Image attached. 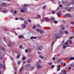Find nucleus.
Returning a JSON list of instances; mask_svg holds the SVG:
<instances>
[{
  "label": "nucleus",
  "instance_id": "obj_1",
  "mask_svg": "<svg viewBox=\"0 0 74 74\" xmlns=\"http://www.w3.org/2000/svg\"><path fill=\"white\" fill-rule=\"evenodd\" d=\"M60 34L59 33H56L55 34L53 37V39H55V38H59L60 36H62L61 34H62L63 33V32L62 31H60Z\"/></svg>",
  "mask_w": 74,
  "mask_h": 74
},
{
  "label": "nucleus",
  "instance_id": "obj_2",
  "mask_svg": "<svg viewBox=\"0 0 74 74\" xmlns=\"http://www.w3.org/2000/svg\"><path fill=\"white\" fill-rule=\"evenodd\" d=\"M43 49V47L41 45H38L37 48L38 51H41Z\"/></svg>",
  "mask_w": 74,
  "mask_h": 74
},
{
  "label": "nucleus",
  "instance_id": "obj_3",
  "mask_svg": "<svg viewBox=\"0 0 74 74\" xmlns=\"http://www.w3.org/2000/svg\"><path fill=\"white\" fill-rule=\"evenodd\" d=\"M36 66L37 69H41L42 67V66L40 64H36Z\"/></svg>",
  "mask_w": 74,
  "mask_h": 74
},
{
  "label": "nucleus",
  "instance_id": "obj_4",
  "mask_svg": "<svg viewBox=\"0 0 74 74\" xmlns=\"http://www.w3.org/2000/svg\"><path fill=\"white\" fill-rule=\"evenodd\" d=\"M10 5L8 4H7L5 3H3L1 4V6H3V5H4L5 7H8Z\"/></svg>",
  "mask_w": 74,
  "mask_h": 74
},
{
  "label": "nucleus",
  "instance_id": "obj_5",
  "mask_svg": "<svg viewBox=\"0 0 74 74\" xmlns=\"http://www.w3.org/2000/svg\"><path fill=\"white\" fill-rule=\"evenodd\" d=\"M30 64H28L26 66V67L25 68V70L27 71H28L29 70V67H30Z\"/></svg>",
  "mask_w": 74,
  "mask_h": 74
},
{
  "label": "nucleus",
  "instance_id": "obj_6",
  "mask_svg": "<svg viewBox=\"0 0 74 74\" xmlns=\"http://www.w3.org/2000/svg\"><path fill=\"white\" fill-rule=\"evenodd\" d=\"M59 27H61V29L62 30H64V27H64V26L63 25H61L59 26Z\"/></svg>",
  "mask_w": 74,
  "mask_h": 74
},
{
  "label": "nucleus",
  "instance_id": "obj_7",
  "mask_svg": "<svg viewBox=\"0 0 74 74\" xmlns=\"http://www.w3.org/2000/svg\"><path fill=\"white\" fill-rule=\"evenodd\" d=\"M20 11L21 12H23L24 11V10L23 8H20Z\"/></svg>",
  "mask_w": 74,
  "mask_h": 74
},
{
  "label": "nucleus",
  "instance_id": "obj_8",
  "mask_svg": "<svg viewBox=\"0 0 74 74\" xmlns=\"http://www.w3.org/2000/svg\"><path fill=\"white\" fill-rule=\"evenodd\" d=\"M62 72L63 73V74H67V71L65 70H62Z\"/></svg>",
  "mask_w": 74,
  "mask_h": 74
},
{
  "label": "nucleus",
  "instance_id": "obj_9",
  "mask_svg": "<svg viewBox=\"0 0 74 74\" xmlns=\"http://www.w3.org/2000/svg\"><path fill=\"white\" fill-rule=\"evenodd\" d=\"M8 46H12L13 45V43L11 42H10L8 43Z\"/></svg>",
  "mask_w": 74,
  "mask_h": 74
},
{
  "label": "nucleus",
  "instance_id": "obj_10",
  "mask_svg": "<svg viewBox=\"0 0 74 74\" xmlns=\"http://www.w3.org/2000/svg\"><path fill=\"white\" fill-rule=\"evenodd\" d=\"M32 62V60L31 59H29L28 60H27V62L28 63H31Z\"/></svg>",
  "mask_w": 74,
  "mask_h": 74
},
{
  "label": "nucleus",
  "instance_id": "obj_11",
  "mask_svg": "<svg viewBox=\"0 0 74 74\" xmlns=\"http://www.w3.org/2000/svg\"><path fill=\"white\" fill-rule=\"evenodd\" d=\"M37 37V36L35 37V36H32L30 38L31 39H36Z\"/></svg>",
  "mask_w": 74,
  "mask_h": 74
},
{
  "label": "nucleus",
  "instance_id": "obj_12",
  "mask_svg": "<svg viewBox=\"0 0 74 74\" xmlns=\"http://www.w3.org/2000/svg\"><path fill=\"white\" fill-rule=\"evenodd\" d=\"M24 36L23 35H21L18 36V37L19 38H23Z\"/></svg>",
  "mask_w": 74,
  "mask_h": 74
},
{
  "label": "nucleus",
  "instance_id": "obj_13",
  "mask_svg": "<svg viewBox=\"0 0 74 74\" xmlns=\"http://www.w3.org/2000/svg\"><path fill=\"white\" fill-rule=\"evenodd\" d=\"M70 14H66L65 15V16L66 17L69 16V17H71V16H70Z\"/></svg>",
  "mask_w": 74,
  "mask_h": 74
},
{
  "label": "nucleus",
  "instance_id": "obj_14",
  "mask_svg": "<svg viewBox=\"0 0 74 74\" xmlns=\"http://www.w3.org/2000/svg\"><path fill=\"white\" fill-rule=\"evenodd\" d=\"M24 8H27L28 7V4H25L24 5Z\"/></svg>",
  "mask_w": 74,
  "mask_h": 74
},
{
  "label": "nucleus",
  "instance_id": "obj_15",
  "mask_svg": "<svg viewBox=\"0 0 74 74\" xmlns=\"http://www.w3.org/2000/svg\"><path fill=\"white\" fill-rule=\"evenodd\" d=\"M24 67H22L20 69V71L21 72L22 71H23V69H24Z\"/></svg>",
  "mask_w": 74,
  "mask_h": 74
},
{
  "label": "nucleus",
  "instance_id": "obj_16",
  "mask_svg": "<svg viewBox=\"0 0 74 74\" xmlns=\"http://www.w3.org/2000/svg\"><path fill=\"white\" fill-rule=\"evenodd\" d=\"M50 19L52 21H53V20H55V18L53 17H50Z\"/></svg>",
  "mask_w": 74,
  "mask_h": 74
},
{
  "label": "nucleus",
  "instance_id": "obj_17",
  "mask_svg": "<svg viewBox=\"0 0 74 74\" xmlns=\"http://www.w3.org/2000/svg\"><path fill=\"white\" fill-rule=\"evenodd\" d=\"M72 8H70L68 10V12H71V10H72Z\"/></svg>",
  "mask_w": 74,
  "mask_h": 74
},
{
  "label": "nucleus",
  "instance_id": "obj_18",
  "mask_svg": "<svg viewBox=\"0 0 74 74\" xmlns=\"http://www.w3.org/2000/svg\"><path fill=\"white\" fill-rule=\"evenodd\" d=\"M62 58H60L57 60V62H60L62 61Z\"/></svg>",
  "mask_w": 74,
  "mask_h": 74
},
{
  "label": "nucleus",
  "instance_id": "obj_19",
  "mask_svg": "<svg viewBox=\"0 0 74 74\" xmlns=\"http://www.w3.org/2000/svg\"><path fill=\"white\" fill-rule=\"evenodd\" d=\"M57 15L58 17H59L60 16V15H61V13H58Z\"/></svg>",
  "mask_w": 74,
  "mask_h": 74
},
{
  "label": "nucleus",
  "instance_id": "obj_20",
  "mask_svg": "<svg viewBox=\"0 0 74 74\" xmlns=\"http://www.w3.org/2000/svg\"><path fill=\"white\" fill-rule=\"evenodd\" d=\"M39 58H41L42 59H43V58H44V56L42 57L41 55H39Z\"/></svg>",
  "mask_w": 74,
  "mask_h": 74
},
{
  "label": "nucleus",
  "instance_id": "obj_21",
  "mask_svg": "<svg viewBox=\"0 0 74 74\" xmlns=\"http://www.w3.org/2000/svg\"><path fill=\"white\" fill-rule=\"evenodd\" d=\"M41 64V61L40 60H39L38 62H37L36 64Z\"/></svg>",
  "mask_w": 74,
  "mask_h": 74
},
{
  "label": "nucleus",
  "instance_id": "obj_22",
  "mask_svg": "<svg viewBox=\"0 0 74 74\" xmlns=\"http://www.w3.org/2000/svg\"><path fill=\"white\" fill-rule=\"evenodd\" d=\"M26 24H23L22 25V27H23V28L26 27Z\"/></svg>",
  "mask_w": 74,
  "mask_h": 74
},
{
  "label": "nucleus",
  "instance_id": "obj_23",
  "mask_svg": "<svg viewBox=\"0 0 74 74\" xmlns=\"http://www.w3.org/2000/svg\"><path fill=\"white\" fill-rule=\"evenodd\" d=\"M1 49V50H2V51H4V48L0 47V49Z\"/></svg>",
  "mask_w": 74,
  "mask_h": 74
},
{
  "label": "nucleus",
  "instance_id": "obj_24",
  "mask_svg": "<svg viewBox=\"0 0 74 74\" xmlns=\"http://www.w3.org/2000/svg\"><path fill=\"white\" fill-rule=\"evenodd\" d=\"M65 45H66L65 44H64L63 45V48L64 49H65V48H66V46H65Z\"/></svg>",
  "mask_w": 74,
  "mask_h": 74
},
{
  "label": "nucleus",
  "instance_id": "obj_25",
  "mask_svg": "<svg viewBox=\"0 0 74 74\" xmlns=\"http://www.w3.org/2000/svg\"><path fill=\"white\" fill-rule=\"evenodd\" d=\"M24 23L25 25H27V21L26 20H25L24 21Z\"/></svg>",
  "mask_w": 74,
  "mask_h": 74
},
{
  "label": "nucleus",
  "instance_id": "obj_26",
  "mask_svg": "<svg viewBox=\"0 0 74 74\" xmlns=\"http://www.w3.org/2000/svg\"><path fill=\"white\" fill-rule=\"evenodd\" d=\"M18 13V12L16 10H14V12L13 14H17Z\"/></svg>",
  "mask_w": 74,
  "mask_h": 74
},
{
  "label": "nucleus",
  "instance_id": "obj_27",
  "mask_svg": "<svg viewBox=\"0 0 74 74\" xmlns=\"http://www.w3.org/2000/svg\"><path fill=\"white\" fill-rule=\"evenodd\" d=\"M36 30L37 31V32H41V29H36Z\"/></svg>",
  "mask_w": 74,
  "mask_h": 74
},
{
  "label": "nucleus",
  "instance_id": "obj_28",
  "mask_svg": "<svg viewBox=\"0 0 74 74\" xmlns=\"http://www.w3.org/2000/svg\"><path fill=\"white\" fill-rule=\"evenodd\" d=\"M45 20L46 21H51V20L49 19V18L48 17H46Z\"/></svg>",
  "mask_w": 74,
  "mask_h": 74
},
{
  "label": "nucleus",
  "instance_id": "obj_29",
  "mask_svg": "<svg viewBox=\"0 0 74 74\" xmlns=\"http://www.w3.org/2000/svg\"><path fill=\"white\" fill-rule=\"evenodd\" d=\"M0 68H3V65L2 64H0Z\"/></svg>",
  "mask_w": 74,
  "mask_h": 74
},
{
  "label": "nucleus",
  "instance_id": "obj_30",
  "mask_svg": "<svg viewBox=\"0 0 74 74\" xmlns=\"http://www.w3.org/2000/svg\"><path fill=\"white\" fill-rule=\"evenodd\" d=\"M19 20L21 21H24V19L23 18H20Z\"/></svg>",
  "mask_w": 74,
  "mask_h": 74
},
{
  "label": "nucleus",
  "instance_id": "obj_31",
  "mask_svg": "<svg viewBox=\"0 0 74 74\" xmlns=\"http://www.w3.org/2000/svg\"><path fill=\"white\" fill-rule=\"evenodd\" d=\"M14 69L15 71H16V70H17V67H15L14 68Z\"/></svg>",
  "mask_w": 74,
  "mask_h": 74
},
{
  "label": "nucleus",
  "instance_id": "obj_32",
  "mask_svg": "<svg viewBox=\"0 0 74 74\" xmlns=\"http://www.w3.org/2000/svg\"><path fill=\"white\" fill-rule=\"evenodd\" d=\"M65 34H67L69 33V32L67 31H65Z\"/></svg>",
  "mask_w": 74,
  "mask_h": 74
},
{
  "label": "nucleus",
  "instance_id": "obj_33",
  "mask_svg": "<svg viewBox=\"0 0 74 74\" xmlns=\"http://www.w3.org/2000/svg\"><path fill=\"white\" fill-rule=\"evenodd\" d=\"M36 67H32L31 68V69L32 70H34V69H35Z\"/></svg>",
  "mask_w": 74,
  "mask_h": 74
},
{
  "label": "nucleus",
  "instance_id": "obj_34",
  "mask_svg": "<svg viewBox=\"0 0 74 74\" xmlns=\"http://www.w3.org/2000/svg\"><path fill=\"white\" fill-rule=\"evenodd\" d=\"M51 13L52 14H55V11H51Z\"/></svg>",
  "mask_w": 74,
  "mask_h": 74
},
{
  "label": "nucleus",
  "instance_id": "obj_35",
  "mask_svg": "<svg viewBox=\"0 0 74 74\" xmlns=\"http://www.w3.org/2000/svg\"><path fill=\"white\" fill-rule=\"evenodd\" d=\"M20 56H21L20 55H18L17 56V58L18 59L19 58H20Z\"/></svg>",
  "mask_w": 74,
  "mask_h": 74
},
{
  "label": "nucleus",
  "instance_id": "obj_36",
  "mask_svg": "<svg viewBox=\"0 0 74 74\" xmlns=\"http://www.w3.org/2000/svg\"><path fill=\"white\" fill-rule=\"evenodd\" d=\"M57 68H58V69H60V65H58L57 66Z\"/></svg>",
  "mask_w": 74,
  "mask_h": 74
},
{
  "label": "nucleus",
  "instance_id": "obj_37",
  "mask_svg": "<svg viewBox=\"0 0 74 74\" xmlns=\"http://www.w3.org/2000/svg\"><path fill=\"white\" fill-rule=\"evenodd\" d=\"M45 8H46V6L45 5L42 8H43V9H45Z\"/></svg>",
  "mask_w": 74,
  "mask_h": 74
},
{
  "label": "nucleus",
  "instance_id": "obj_38",
  "mask_svg": "<svg viewBox=\"0 0 74 74\" xmlns=\"http://www.w3.org/2000/svg\"><path fill=\"white\" fill-rule=\"evenodd\" d=\"M54 23H58V21H54Z\"/></svg>",
  "mask_w": 74,
  "mask_h": 74
},
{
  "label": "nucleus",
  "instance_id": "obj_39",
  "mask_svg": "<svg viewBox=\"0 0 74 74\" xmlns=\"http://www.w3.org/2000/svg\"><path fill=\"white\" fill-rule=\"evenodd\" d=\"M59 6L60 7H63V5H59Z\"/></svg>",
  "mask_w": 74,
  "mask_h": 74
},
{
  "label": "nucleus",
  "instance_id": "obj_40",
  "mask_svg": "<svg viewBox=\"0 0 74 74\" xmlns=\"http://www.w3.org/2000/svg\"><path fill=\"white\" fill-rule=\"evenodd\" d=\"M10 59H11V60H12V61H13L14 60H13V58H12V57H10Z\"/></svg>",
  "mask_w": 74,
  "mask_h": 74
},
{
  "label": "nucleus",
  "instance_id": "obj_41",
  "mask_svg": "<svg viewBox=\"0 0 74 74\" xmlns=\"http://www.w3.org/2000/svg\"><path fill=\"white\" fill-rule=\"evenodd\" d=\"M69 42L70 44H72V42L71 41V40H69Z\"/></svg>",
  "mask_w": 74,
  "mask_h": 74
},
{
  "label": "nucleus",
  "instance_id": "obj_42",
  "mask_svg": "<svg viewBox=\"0 0 74 74\" xmlns=\"http://www.w3.org/2000/svg\"><path fill=\"white\" fill-rule=\"evenodd\" d=\"M73 38V37L70 36L69 37V39L71 40V39H72V38Z\"/></svg>",
  "mask_w": 74,
  "mask_h": 74
},
{
  "label": "nucleus",
  "instance_id": "obj_43",
  "mask_svg": "<svg viewBox=\"0 0 74 74\" xmlns=\"http://www.w3.org/2000/svg\"><path fill=\"white\" fill-rule=\"evenodd\" d=\"M4 10V8H0V10Z\"/></svg>",
  "mask_w": 74,
  "mask_h": 74
},
{
  "label": "nucleus",
  "instance_id": "obj_44",
  "mask_svg": "<svg viewBox=\"0 0 74 74\" xmlns=\"http://www.w3.org/2000/svg\"><path fill=\"white\" fill-rule=\"evenodd\" d=\"M24 10H25V11H27V8L24 9Z\"/></svg>",
  "mask_w": 74,
  "mask_h": 74
},
{
  "label": "nucleus",
  "instance_id": "obj_45",
  "mask_svg": "<svg viewBox=\"0 0 74 74\" xmlns=\"http://www.w3.org/2000/svg\"><path fill=\"white\" fill-rule=\"evenodd\" d=\"M25 63H26V62L23 61V65L24 64H25Z\"/></svg>",
  "mask_w": 74,
  "mask_h": 74
},
{
  "label": "nucleus",
  "instance_id": "obj_46",
  "mask_svg": "<svg viewBox=\"0 0 74 74\" xmlns=\"http://www.w3.org/2000/svg\"><path fill=\"white\" fill-rule=\"evenodd\" d=\"M52 59H53V60L54 61H55V58L53 57Z\"/></svg>",
  "mask_w": 74,
  "mask_h": 74
},
{
  "label": "nucleus",
  "instance_id": "obj_47",
  "mask_svg": "<svg viewBox=\"0 0 74 74\" xmlns=\"http://www.w3.org/2000/svg\"><path fill=\"white\" fill-rule=\"evenodd\" d=\"M71 69V67H69V70H70Z\"/></svg>",
  "mask_w": 74,
  "mask_h": 74
},
{
  "label": "nucleus",
  "instance_id": "obj_48",
  "mask_svg": "<svg viewBox=\"0 0 74 74\" xmlns=\"http://www.w3.org/2000/svg\"><path fill=\"white\" fill-rule=\"evenodd\" d=\"M54 67L55 66H54V65H52V69H53V68H54Z\"/></svg>",
  "mask_w": 74,
  "mask_h": 74
},
{
  "label": "nucleus",
  "instance_id": "obj_49",
  "mask_svg": "<svg viewBox=\"0 0 74 74\" xmlns=\"http://www.w3.org/2000/svg\"><path fill=\"white\" fill-rule=\"evenodd\" d=\"M10 12L12 13H13V12H14V11L13 10H10Z\"/></svg>",
  "mask_w": 74,
  "mask_h": 74
},
{
  "label": "nucleus",
  "instance_id": "obj_50",
  "mask_svg": "<svg viewBox=\"0 0 74 74\" xmlns=\"http://www.w3.org/2000/svg\"><path fill=\"white\" fill-rule=\"evenodd\" d=\"M25 59V57H23L22 58V60H24Z\"/></svg>",
  "mask_w": 74,
  "mask_h": 74
},
{
  "label": "nucleus",
  "instance_id": "obj_51",
  "mask_svg": "<svg viewBox=\"0 0 74 74\" xmlns=\"http://www.w3.org/2000/svg\"><path fill=\"white\" fill-rule=\"evenodd\" d=\"M48 64H49V65H51L52 64V63L50 62L48 63Z\"/></svg>",
  "mask_w": 74,
  "mask_h": 74
},
{
  "label": "nucleus",
  "instance_id": "obj_52",
  "mask_svg": "<svg viewBox=\"0 0 74 74\" xmlns=\"http://www.w3.org/2000/svg\"><path fill=\"white\" fill-rule=\"evenodd\" d=\"M2 57L3 56H0V59H2Z\"/></svg>",
  "mask_w": 74,
  "mask_h": 74
},
{
  "label": "nucleus",
  "instance_id": "obj_53",
  "mask_svg": "<svg viewBox=\"0 0 74 74\" xmlns=\"http://www.w3.org/2000/svg\"><path fill=\"white\" fill-rule=\"evenodd\" d=\"M62 3H63V4H64L65 2H64V1L63 0L62 1Z\"/></svg>",
  "mask_w": 74,
  "mask_h": 74
},
{
  "label": "nucleus",
  "instance_id": "obj_54",
  "mask_svg": "<svg viewBox=\"0 0 74 74\" xmlns=\"http://www.w3.org/2000/svg\"><path fill=\"white\" fill-rule=\"evenodd\" d=\"M60 70V68H58L57 70V71H59Z\"/></svg>",
  "mask_w": 74,
  "mask_h": 74
},
{
  "label": "nucleus",
  "instance_id": "obj_55",
  "mask_svg": "<svg viewBox=\"0 0 74 74\" xmlns=\"http://www.w3.org/2000/svg\"><path fill=\"white\" fill-rule=\"evenodd\" d=\"M20 63H21V62H20V61L18 62V64H20Z\"/></svg>",
  "mask_w": 74,
  "mask_h": 74
},
{
  "label": "nucleus",
  "instance_id": "obj_56",
  "mask_svg": "<svg viewBox=\"0 0 74 74\" xmlns=\"http://www.w3.org/2000/svg\"><path fill=\"white\" fill-rule=\"evenodd\" d=\"M38 54H41V52H39V51H38Z\"/></svg>",
  "mask_w": 74,
  "mask_h": 74
},
{
  "label": "nucleus",
  "instance_id": "obj_57",
  "mask_svg": "<svg viewBox=\"0 0 74 74\" xmlns=\"http://www.w3.org/2000/svg\"><path fill=\"white\" fill-rule=\"evenodd\" d=\"M3 12H7V11L4 10L3 11Z\"/></svg>",
  "mask_w": 74,
  "mask_h": 74
},
{
  "label": "nucleus",
  "instance_id": "obj_58",
  "mask_svg": "<svg viewBox=\"0 0 74 74\" xmlns=\"http://www.w3.org/2000/svg\"><path fill=\"white\" fill-rule=\"evenodd\" d=\"M66 63H64L63 64V65L64 66H66Z\"/></svg>",
  "mask_w": 74,
  "mask_h": 74
},
{
  "label": "nucleus",
  "instance_id": "obj_59",
  "mask_svg": "<svg viewBox=\"0 0 74 74\" xmlns=\"http://www.w3.org/2000/svg\"><path fill=\"white\" fill-rule=\"evenodd\" d=\"M37 16L39 17V18H41V16L40 15H38Z\"/></svg>",
  "mask_w": 74,
  "mask_h": 74
},
{
  "label": "nucleus",
  "instance_id": "obj_60",
  "mask_svg": "<svg viewBox=\"0 0 74 74\" xmlns=\"http://www.w3.org/2000/svg\"><path fill=\"white\" fill-rule=\"evenodd\" d=\"M35 28H36V27L35 26H34L33 27V29H35Z\"/></svg>",
  "mask_w": 74,
  "mask_h": 74
},
{
  "label": "nucleus",
  "instance_id": "obj_61",
  "mask_svg": "<svg viewBox=\"0 0 74 74\" xmlns=\"http://www.w3.org/2000/svg\"><path fill=\"white\" fill-rule=\"evenodd\" d=\"M25 52L26 53H27V50L26 49L25 50Z\"/></svg>",
  "mask_w": 74,
  "mask_h": 74
},
{
  "label": "nucleus",
  "instance_id": "obj_62",
  "mask_svg": "<svg viewBox=\"0 0 74 74\" xmlns=\"http://www.w3.org/2000/svg\"><path fill=\"white\" fill-rule=\"evenodd\" d=\"M23 47H22V46H21L19 47V48H22Z\"/></svg>",
  "mask_w": 74,
  "mask_h": 74
},
{
  "label": "nucleus",
  "instance_id": "obj_63",
  "mask_svg": "<svg viewBox=\"0 0 74 74\" xmlns=\"http://www.w3.org/2000/svg\"><path fill=\"white\" fill-rule=\"evenodd\" d=\"M72 2V4H73V3H74V0H73Z\"/></svg>",
  "mask_w": 74,
  "mask_h": 74
},
{
  "label": "nucleus",
  "instance_id": "obj_64",
  "mask_svg": "<svg viewBox=\"0 0 74 74\" xmlns=\"http://www.w3.org/2000/svg\"><path fill=\"white\" fill-rule=\"evenodd\" d=\"M15 20H18V18H15Z\"/></svg>",
  "mask_w": 74,
  "mask_h": 74
}]
</instances>
